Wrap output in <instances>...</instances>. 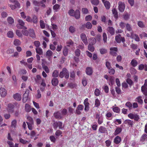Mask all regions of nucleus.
Returning a JSON list of instances; mask_svg holds the SVG:
<instances>
[{
    "instance_id": "1",
    "label": "nucleus",
    "mask_w": 147,
    "mask_h": 147,
    "mask_svg": "<svg viewBox=\"0 0 147 147\" xmlns=\"http://www.w3.org/2000/svg\"><path fill=\"white\" fill-rule=\"evenodd\" d=\"M69 72L65 68L63 69L62 71L59 74V76L61 78H62L64 76L66 79H68L69 77Z\"/></svg>"
},
{
    "instance_id": "2",
    "label": "nucleus",
    "mask_w": 147,
    "mask_h": 147,
    "mask_svg": "<svg viewBox=\"0 0 147 147\" xmlns=\"http://www.w3.org/2000/svg\"><path fill=\"white\" fill-rule=\"evenodd\" d=\"M18 23L17 24V28L18 29H27V28L24 26L25 23L22 20L19 19L17 21Z\"/></svg>"
},
{
    "instance_id": "3",
    "label": "nucleus",
    "mask_w": 147,
    "mask_h": 147,
    "mask_svg": "<svg viewBox=\"0 0 147 147\" xmlns=\"http://www.w3.org/2000/svg\"><path fill=\"white\" fill-rule=\"evenodd\" d=\"M118 9L121 12L124 11L125 8V6L124 3L121 1H119L118 3Z\"/></svg>"
},
{
    "instance_id": "4",
    "label": "nucleus",
    "mask_w": 147,
    "mask_h": 147,
    "mask_svg": "<svg viewBox=\"0 0 147 147\" xmlns=\"http://www.w3.org/2000/svg\"><path fill=\"white\" fill-rule=\"evenodd\" d=\"M29 93V90H27L24 94L22 98L23 102L24 103L26 102L27 100Z\"/></svg>"
},
{
    "instance_id": "5",
    "label": "nucleus",
    "mask_w": 147,
    "mask_h": 147,
    "mask_svg": "<svg viewBox=\"0 0 147 147\" xmlns=\"http://www.w3.org/2000/svg\"><path fill=\"white\" fill-rule=\"evenodd\" d=\"M126 35L127 37H130L134 39L136 41H138V37L137 35L134 34L132 32H130V34L127 33Z\"/></svg>"
},
{
    "instance_id": "6",
    "label": "nucleus",
    "mask_w": 147,
    "mask_h": 147,
    "mask_svg": "<svg viewBox=\"0 0 147 147\" xmlns=\"http://www.w3.org/2000/svg\"><path fill=\"white\" fill-rule=\"evenodd\" d=\"M80 37L84 44L86 45H87L88 42L86 34L84 33L80 35Z\"/></svg>"
},
{
    "instance_id": "7",
    "label": "nucleus",
    "mask_w": 147,
    "mask_h": 147,
    "mask_svg": "<svg viewBox=\"0 0 147 147\" xmlns=\"http://www.w3.org/2000/svg\"><path fill=\"white\" fill-rule=\"evenodd\" d=\"M14 107V106L13 104L9 103L7 105V110L8 112L12 113L13 111Z\"/></svg>"
},
{
    "instance_id": "8",
    "label": "nucleus",
    "mask_w": 147,
    "mask_h": 147,
    "mask_svg": "<svg viewBox=\"0 0 147 147\" xmlns=\"http://www.w3.org/2000/svg\"><path fill=\"white\" fill-rule=\"evenodd\" d=\"M107 30L108 32L112 35H114L115 33V30L112 27H108L107 28Z\"/></svg>"
},
{
    "instance_id": "9",
    "label": "nucleus",
    "mask_w": 147,
    "mask_h": 147,
    "mask_svg": "<svg viewBox=\"0 0 147 147\" xmlns=\"http://www.w3.org/2000/svg\"><path fill=\"white\" fill-rule=\"evenodd\" d=\"M0 93L1 97H4L7 94V91L3 88L1 87L0 88Z\"/></svg>"
},
{
    "instance_id": "10",
    "label": "nucleus",
    "mask_w": 147,
    "mask_h": 147,
    "mask_svg": "<svg viewBox=\"0 0 147 147\" xmlns=\"http://www.w3.org/2000/svg\"><path fill=\"white\" fill-rule=\"evenodd\" d=\"M128 117L131 119H134L135 120H138V115L137 114H134L131 113L129 114Z\"/></svg>"
},
{
    "instance_id": "11",
    "label": "nucleus",
    "mask_w": 147,
    "mask_h": 147,
    "mask_svg": "<svg viewBox=\"0 0 147 147\" xmlns=\"http://www.w3.org/2000/svg\"><path fill=\"white\" fill-rule=\"evenodd\" d=\"M86 74L88 75H91L92 74L93 71L91 67H88L86 68Z\"/></svg>"
},
{
    "instance_id": "12",
    "label": "nucleus",
    "mask_w": 147,
    "mask_h": 147,
    "mask_svg": "<svg viewBox=\"0 0 147 147\" xmlns=\"http://www.w3.org/2000/svg\"><path fill=\"white\" fill-rule=\"evenodd\" d=\"M53 115L56 119H61L62 117L61 115V113L59 111L55 113Z\"/></svg>"
},
{
    "instance_id": "13",
    "label": "nucleus",
    "mask_w": 147,
    "mask_h": 147,
    "mask_svg": "<svg viewBox=\"0 0 147 147\" xmlns=\"http://www.w3.org/2000/svg\"><path fill=\"white\" fill-rule=\"evenodd\" d=\"M13 97L15 100L18 101L20 100L22 98L21 95L18 93H16L14 95Z\"/></svg>"
},
{
    "instance_id": "14",
    "label": "nucleus",
    "mask_w": 147,
    "mask_h": 147,
    "mask_svg": "<svg viewBox=\"0 0 147 147\" xmlns=\"http://www.w3.org/2000/svg\"><path fill=\"white\" fill-rule=\"evenodd\" d=\"M100 132L102 133H105L107 132L106 128L103 126H100L98 129Z\"/></svg>"
},
{
    "instance_id": "15",
    "label": "nucleus",
    "mask_w": 147,
    "mask_h": 147,
    "mask_svg": "<svg viewBox=\"0 0 147 147\" xmlns=\"http://www.w3.org/2000/svg\"><path fill=\"white\" fill-rule=\"evenodd\" d=\"M83 27H85L88 29H91L92 27V25L90 22H87L85 24L82 25Z\"/></svg>"
},
{
    "instance_id": "16",
    "label": "nucleus",
    "mask_w": 147,
    "mask_h": 147,
    "mask_svg": "<svg viewBox=\"0 0 147 147\" xmlns=\"http://www.w3.org/2000/svg\"><path fill=\"white\" fill-rule=\"evenodd\" d=\"M121 138L118 136H116L114 139V142L116 144H119L121 142Z\"/></svg>"
},
{
    "instance_id": "17",
    "label": "nucleus",
    "mask_w": 147,
    "mask_h": 147,
    "mask_svg": "<svg viewBox=\"0 0 147 147\" xmlns=\"http://www.w3.org/2000/svg\"><path fill=\"white\" fill-rule=\"evenodd\" d=\"M73 16H75L76 19H78L80 18V13L79 10H76Z\"/></svg>"
},
{
    "instance_id": "18",
    "label": "nucleus",
    "mask_w": 147,
    "mask_h": 147,
    "mask_svg": "<svg viewBox=\"0 0 147 147\" xmlns=\"http://www.w3.org/2000/svg\"><path fill=\"white\" fill-rule=\"evenodd\" d=\"M122 129L121 128L118 127L116 128L114 133L115 136H116L120 134L122 131Z\"/></svg>"
},
{
    "instance_id": "19",
    "label": "nucleus",
    "mask_w": 147,
    "mask_h": 147,
    "mask_svg": "<svg viewBox=\"0 0 147 147\" xmlns=\"http://www.w3.org/2000/svg\"><path fill=\"white\" fill-rule=\"evenodd\" d=\"M52 84L54 86H56L58 83V80L56 78H53L51 81Z\"/></svg>"
},
{
    "instance_id": "20",
    "label": "nucleus",
    "mask_w": 147,
    "mask_h": 147,
    "mask_svg": "<svg viewBox=\"0 0 147 147\" xmlns=\"http://www.w3.org/2000/svg\"><path fill=\"white\" fill-rule=\"evenodd\" d=\"M140 141L143 142L147 141V135L146 134H143L141 137Z\"/></svg>"
},
{
    "instance_id": "21",
    "label": "nucleus",
    "mask_w": 147,
    "mask_h": 147,
    "mask_svg": "<svg viewBox=\"0 0 147 147\" xmlns=\"http://www.w3.org/2000/svg\"><path fill=\"white\" fill-rule=\"evenodd\" d=\"M112 12L113 14L114 15L115 18L117 19L118 18V13L116 10L115 9H113L112 10Z\"/></svg>"
},
{
    "instance_id": "22",
    "label": "nucleus",
    "mask_w": 147,
    "mask_h": 147,
    "mask_svg": "<svg viewBox=\"0 0 147 147\" xmlns=\"http://www.w3.org/2000/svg\"><path fill=\"white\" fill-rule=\"evenodd\" d=\"M105 7L107 9H109L110 8V2L107 1H105V2L103 3Z\"/></svg>"
},
{
    "instance_id": "23",
    "label": "nucleus",
    "mask_w": 147,
    "mask_h": 147,
    "mask_svg": "<svg viewBox=\"0 0 147 147\" xmlns=\"http://www.w3.org/2000/svg\"><path fill=\"white\" fill-rule=\"evenodd\" d=\"M31 107L30 106L27 104H26L25 105V110L27 112H29L31 111Z\"/></svg>"
},
{
    "instance_id": "24",
    "label": "nucleus",
    "mask_w": 147,
    "mask_h": 147,
    "mask_svg": "<svg viewBox=\"0 0 147 147\" xmlns=\"http://www.w3.org/2000/svg\"><path fill=\"white\" fill-rule=\"evenodd\" d=\"M30 36L32 38H35V35L34 33V30L32 29H30Z\"/></svg>"
},
{
    "instance_id": "25",
    "label": "nucleus",
    "mask_w": 147,
    "mask_h": 147,
    "mask_svg": "<svg viewBox=\"0 0 147 147\" xmlns=\"http://www.w3.org/2000/svg\"><path fill=\"white\" fill-rule=\"evenodd\" d=\"M7 21L8 23L10 24H12L14 22L13 19L11 17H9L7 18Z\"/></svg>"
},
{
    "instance_id": "26",
    "label": "nucleus",
    "mask_w": 147,
    "mask_h": 147,
    "mask_svg": "<svg viewBox=\"0 0 147 147\" xmlns=\"http://www.w3.org/2000/svg\"><path fill=\"white\" fill-rule=\"evenodd\" d=\"M10 2L14 3L15 5H16L17 7L18 8L20 7V4L18 1L16 0H9Z\"/></svg>"
},
{
    "instance_id": "27",
    "label": "nucleus",
    "mask_w": 147,
    "mask_h": 147,
    "mask_svg": "<svg viewBox=\"0 0 147 147\" xmlns=\"http://www.w3.org/2000/svg\"><path fill=\"white\" fill-rule=\"evenodd\" d=\"M121 35L119 34L118 35H117L115 37V40L117 42L120 43L121 42Z\"/></svg>"
},
{
    "instance_id": "28",
    "label": "nucleus",
    "mask_w": 147,
    "mask_h": 147,
    "mask_svg": "<svg viewBox=\"0 0 147 147\" xmlns=\"http://www.w3.org/2000/svg\"><path fill=\"white\" fill-rule=\"evenodd\" d=\"M36 52L37 54L40 55H42L43 51L42 49L40 48H37L36 49Z\"/></svg>"
},
{
    "instance_id": "29",
    "label": "nucleus",
    "mask_w": 147,
    "mask_h": 147,
    "mask_svg": "<svg viewBox=\"0 0 147 147\" xmlns=\"http://www.w3.org/2000/svg\"><path fill=\"white\" fill-rule=\"evenodd\" d=\"M21 41L17 39H15L13 42V44L16 46L20 45L21 44Z\"/></svg>"
},
{
    "instance_id": "30",
    "label": "nucleus",
    "mask_w": 147,
    "mask_h": 147,
    "mask_svg": "<svg viewBox=\"0 0 147 147\" xmlns=\"http://www.w3.org/2000/svg\"><path fill=\"white\" fill-rule=\"evenodd\" d=\"M59 73L57 70H55L52 73V76L55 77H57L59 76Z\"/></svg>"
},
{
    "instance_id": "31",
    "label": "nucleus",
    "mask_w": 147,
    "mask_h": 147,
    "mask_svg": "<svg viewBox=\"0 0 147 147\" xmlns=\"http://www.w3.org/2000/svg\"><path fill=\"white\" fill-rule=\"evenodd\" d=\"M32 3L35 6L38 7L40 5V2L37 1L36 0H34L33 1Z\"/></svg>"
},
{
    "instance_id": "32",
    "label": "nucleus",
    "mask_w": 147,
    "mask_h": 147,
    "mask_svg": "<svg viewBox=\"0 0 147 147\" xmlns=\"http://www.w3.org/2000/svg\"><path fill=\"white\" fill-rule=\"evenodd\" d=\"M125 105L128 107L130 110L131 109L133 108L132 104L129 102H127L126 103Z\"/></svg>"
},
{
    "instance_id": "33",
    "label": "nucleus",
    "mask_w": 147,
    "mask_h": 147,
    "mask_svg": "<svg viewBox=\"0 0 147 147\" xmlns=\"http://www.w3.org/2000/svg\"><path fill=\"white\" fill-rule=\"evenodd\" d=\"M124 123L131 126L133 124V121L127 119L125 121Z\"/></svg>"
},
{
    "instance_id": "34",
    "label": "nucleus",
    "mask_w": 147,
    "mask_h": 147,
    "mask_svg": "<svg viewBox=\"0 0 147 147\" xmlns=\"http://www.w3.org/2000/svg\"><path fill=\"white\" fill-rule=\"evenodd\" d=\"M90 1L92 4L95 5H98L99 3L98 0H91Z\"/></svg>"
},
{
    "instance_id": "35",
    "label": "nucleus",
    "mask_w": 147,
    "mask_h": 147,
    "mask_svg": "<svg viewBox=\"0 0 147 147\" xmlns=\"http://www.w3.org/2000/svg\"><path fill=\"white\" fill-rule=\"evenodd\" d=\"M69 31L72 33L76 31L75 28L72 26H70L69 28Z\"/></svg>"
},
{
    "instance_id": "36",
    "label": "nucleus",
    "mask_w": 147,
    "mask_h": 147,
    "mask_svg": "<svg viewBox=\"0 0 147 147\" xmlns=\"http://www.w3.org/2000/svg\"><path fill=\"white\" fill-rule=\"evenodd\" d=\"M90 44H91L92 45L94 44L96 42V40L95 38H92L90 39Z\"/></svg>"
},
{
    "instance_id": "37",
    "label": "nucleus",
    "mask_w": 147,
    "mask_h": 147,
    "mask_svg": "<svg viewBox=\"0 0 147 147\" xmlns=\"http://www.w3.org/2000/svg\"><path fill=\"white\" fill-rule=\"evenodd\" d=\"M7 35V36L9 38H12L13 37V32L11 31L8 32Z\"/></svg>"
},
{
    "instance_id": "38",
    "label": "nucleus",
    "mask_w": 147,
    "mask_h": 147,
    "mask_svg": "<svg viewBox=\"0 0 147 147\" xmlns=\"http://www.w3.org/2000/svg\"><path fill=\"white\" fill-rule=\"evenodd\" d=\"M88 50L91 52H93L94 50V48L92 45H91L90 44H89L88 46Z\"/></svg>"
},
{
    "instance_id": "39",
    "label": "nucleus",
    "mask_w": 147,
    "mask_h": 147,
    "mask_svg": "<svg viewBox=\"0 0 147 147\" xmlns=\"http://www.w3.org/2000/svg\"><path fill=\"white\" fill-rule=\"evenodd\" d=\"M145 89H147V80L146 79L145 80V82L144 85L142 86L141 87V90H144Z\"/></svg>"
},
{
    "instance_id": "40",
    "label": "nucleus",
    "mask_w": 147,
    "mask_h": 147,
    "mask_svg": "<svg viewBox=\"0 0 147 147\" xmlns=\"http://www.w3.org/2000/svg\"><path fill=\"white\" fill-rule=\"evenodd\" d=\"M63 53L64 55L65 56H67L68 55V49L66 48H64L63 50Z\"/></svg>"
},
{
    "instance_id": "41",
    "label": "nucleus",
    "mask_w": 147,
    "mask_h": 147,
    "mask_svg": "<svg viewBox=\"0 0 147 147\" xmlns=\"http://www.w3.org/2000/svg\"><path fill=\"white\" fill-rule=\"evenodd\" d=\"M85 105V109H84V110L85 111L87 112L88 111L89 108V103H85L84 104Z\"/></svg>"
},
{
    "instance_id": "42",
    "label": "nucleus",
    "mask_w": 147,
    "mask_h": 147,
    "mask_svg": "<svg viewBox=\"0 0 147 147\" xmlns=\"http://www.w3.org/2000/svg\"><path fill=\"white\" fill-rule=\"evenodd\" d=\"M27 119L29 121V122L27 121L26 122V123H27V122L28 123H34L33 120V119L30 116H28L27 117Z\"/></svg>"
},
{
    "instance_id": "43",
    "label": "nucleus",
    "mask_w": 147,
    "mask_h": 147,
    "mask_svg": "<svg viewBox=\"0 0 147 147\" xmlns=\"http://www.w3.org/2000/svg\"><path fill=\"white\" fill-rule=\"evenodd\" d=\"M100 102L99 100L98 99L95 100V106L96 107H98L100 105Z\"/></svg>"
},
{
    "instance_id": "44",
    "label": "nucleus",
    "mask_w": 147,
    "mask_h": 147,
    "mask_svg": "<svg viewBox=\"0 0 147 147\" xmlns=\"http://www.w3.org/2000/svg\"><path fill=\"white\" fill-rule=\"evenodd\" d=\"M131 64L133 67H135L137 64V61L136 60L133 59L131 62Z\"/></svg>"
},
{
    "instance_id": "45",
    "label": "nucleus",
    "mask_w": 147,
    "mask_h": 147,
    "mask_svg": "<svg viewBox=\"0 0 147 147\" xmlns=\"http://www.w3.org/2000/svg\"><path fill=\"white\" fill-rule=\"evenodd\" d=\"M43 69L45 70L47 73H49V70L48 67L46 65H42Z\"/></svg>"
},
{
    "instance_id": "46",
    "label": "nucleus",
    "mask_w": 147,
    "mask_h": 147,
    "mask_svg": "<svg viewBox=\"0 0 147 147\" xmlns=\"http://www.w3.org/2000/svg\"><path fill=\"white\" fill-rule=\"evenodd\" d=\"M82 11L84 14H86L88 13V10L86 8H83L82 9Z\"/></svg>"
},
{
    "instance_id": "47",
    "label": "nucleus",
    "mask_w": 147,
    "mask_h": 147,
    "mask_svg": "<svg viewBox=\"0 0 147 147\" xmlns=\"http://www.w3.org/2000/svg\"><path fill=\"white\" fill-rule=\"evenodd\" d=\"M80 51L79 49H77L75 51V53L76 56L79 57L80 56Z\"/></svg>"
},
{
    "instance_id": "48",
    "label": "nucleus",
    "mask_w": 147,
    "mask_h": 147,
    "mask_svg": "<svg viewBox=\"0 0 147 147\" xmlns=\"http://www.w3.org/2000/svg\"><path fill=\"white\" fill-rule=\"evenodd\" d=\"M113 110L114 112L117 113H119L120 111V109L117 107H114Z\"/></svg>"
},
{
    "instance_id": "49",
    "label": "nucleus",
    "mask_w": 147,
    "mask_h": 147,
    "mask_svg": "<svg viewBox=\"0 0 147 147\" xmlns=\"http://www.w3.org/2000/svg\"><path fill=\"white\" fill-rule=\"evenodd\" d=\"M138 26L141 28H144L145 27V25L142 22L138 21Z\"/></svg>"
},
{
    "instance_id": "50",
    "label": "nucleus",
    "mask_w": 147,
    "mask_h": 147,
    "mask_svg": "<svg viewBox=\"0 0 147 147\" xmlns=\"http://www.w3.org/2000/svg\"><path fill=\"white\" fill-rule=\"evenodd\" d=\"M105 63L106 67L108 69H110L112 68L110 63L109 62L107 61Z\"/></svg>"
},
{
    "instance_id": "51",
    "label": "nucleus",
    "mask_w": 147,
    "mask_h": 147,
    "mask_svg": "<svg viewBox=\"0 0 147 147\" xmlns=\"http://www.w3.org/2000/svg\"><path fill=\"white\" fill-rule=\"evenodd\" d=\"M26 30V29L22 30V32L23 35L27 36L28 35V32Z\"/></svg>"
},
{
    "instance_id": "52",
    "label": "nucleus",
    "mask_w": 147,
    "mask_h": 147,
    "mask_svg": "<svg viewBox=\"0 0 147 147\" xmlns=\"http://www.w3.org/2000/svg\"><path fill=\"white\" fill-rule=\"evenodd\" d=\"M126 28L127 31L130 32H132V29L130 25L128 24L126 25Z\"/></svg>"
},
{
    "instance_id": "53",
    "label": "nucleus",
    "mask_w": 147,
    "mask_h": 147,
    "mask_svg": "<svg viewBox=\"0 0 147 147\" xmlns=\"http://www.w3.org/2000/svg\"><path fill=\"white\" fill-rule=\"evenodd\" d=\"M108 69V72L110 74L113 75L115 74V71L113 69L111 68L110 69Z\"/></svg>"
},
{
    "instance_id": "54",
    "label": "nucleus",
    "mask_w": 147,
    "mask_h": 147,
    "mask_svg": "<svg viewBox=\"0 0 147 147\" xmlns=\"http://www.w3.org/2000/svg\"><path fill=\"white\" fill-rule=\"evenodd\" d=\"M92 19V17L91 16L89 15L86 16L85 18V20L87 21H90Z\"/></svg>"
},
{
    "instance_id": "55",
    "label": "nucleus",
    "mask_w": 147,
    "mask_h": 147,
    "mask_svg": "<svg viewBox=\"0 0 147 147\" xmlns=\"http://www.w3.org/2000/svg\"><path fill=\"white\" fill-rule=\"evenodd\" d=\"M37 20L38 19L37 17L35 16H34L33 17L32 20L34 23L36 24L37 22Z\"/></svg>"
},
{
    "instance_id": "56",
    "label": "nucleus",
    "mask_w": 147,
    "mask_h": 147,
    "mask_svg": "<svg viewBox=\"0 0 147 147\" xmlns=\"http://www.w3.org/2000/svg\"><path fill=\"white\" fill-rule=\"evenodd\" d=\"M40 23L41 28L42 29L44 28L45 26L44 21L42 20H40Z\"/></svg>"
},
{
    "instance_id": "57",
    "label": "nucleus",
    "mask_w": 147,
    "mask_h": 147,
    "mask_svg": "<svg viewBox=\"0 0 147 147\" xmlns=\"http://www.w3.org/2000/svg\"><path fill=\"white\" fill-rule=\"evenodd\" d=\"M53 54V52L50 50H48L46 52V56L50 57L52 56Z\"/></svg>"
},
{
    "instance_id": "58",
    "label": "nucleus",
    "mask_w": 147,
    "mask_h": 147,
    "mask_svg": "<svg viewBox=\"0 0 147 147\" xmlns=\"http://www.w3.org/2000/svg\"><path fill=\"white\" fill-rule=\"evenodd\" d=\"M103 38L104 42L105 43L106 42L107 40V36L105 33H104L103 34Z\"/></svg>"
},
{
    "instance_id": "59",
    "label": "nucleus",
    "mask_w": 147,
    "mask_h": 147,
    "mask_svg": "<svg viewBox=\"0 0 147 147\" xmlns=\"http://www.w3.org/2000/svg\"><path fill=\"white\" fill-rule=\"evenodd\" d=\"M101 36L100 34H97L96 37V39L98 42H100L101 40Z\"/></svg>"
},
{
    "instance_id": "60",
    "label": "nucleus",
    "mask_w": 147,
    "mask_h": 147,
    "mask_svg": "<svg viewBox=\"0 0 147 147\" xmlns=\"http://www.w3.org/2000/svg\"><path fill=\"white\" fill-rule=\"evenodd\" d=\"M16 123L17 122L16 120H13L11 123V127L14 128L15 127L16 125Z\"/></svg>"
},
{
    "instance_id": "61",
    "label": "nucleus",
    "mask_w": 147,
    "mask_h": 147,
    "mask_svg": "<svg viewBox=\"0 0 147 147\" xmlns=\"http://www.w3.org/2000/svg\"><path fill=\"white\" fill-rule=\"evenodd\" d=\"M95 95L96 96H98L100 94V91L98 89H96L94 92Z\"/></svg>"
},
{
    "instance_id": "62",
    "label": "nucleus",
    "mask_w": 147,
    "mask_h": 147,
    "mask_svg": "<svg viewBox=\"0 0 147 147\" xmlns=\"http://www.w3.org/2000/svg\"><path fill=\"white\" fill-rule=\"evenodd\" d=\"M67 46L69 47L70 45H72L73 44L74 42L71 40H70L67 42Z\"/></svg>"
},
{
    "instance_id": "63",
    "label": "nucleus",
    "mask_w": 147,
    "mask_h": 147,
    "mask_svg": "<svg viewBox=\"0 0 147 147\" xmlns=\"http://www.w3.org/2000/svg\"><path fill=\"white\" fill-rule=\"evenodd\" d=\"M41 79V76L39 75L36 76V78L35 79V81L37 83H38L39 81Z\"/></svg>"
},
{
    "instance_id": "64",
    "label": "nucleus",
    "mask_w": 147,
    "mask_h": 147,
    "mask_svg": "<svg viewBox=\"0 0 147 147\" xmlns=\"http://www.w3.org/2000/svg\"><path fill=\"white\" fill-rule=\"evenodd\" d=\"M141 90L146 97L147 98V89H145L144 90Z\"/></svg>"
}]
</instances>
